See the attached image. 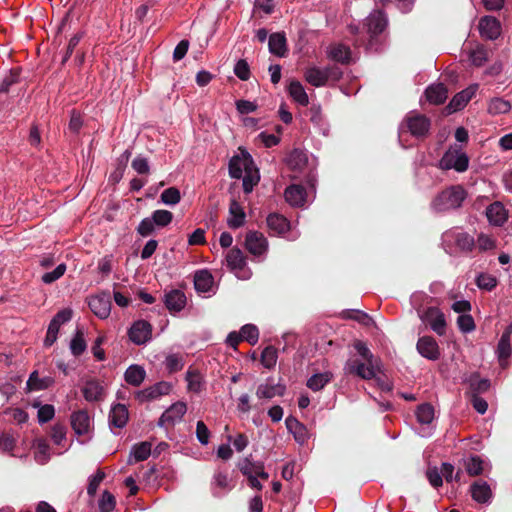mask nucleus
Listing matches in <instances>:
<instances>
[{
  "label": "nucleus",
  "mask_w": 512,
  "mask_h": 512,
  "mask_svg": "<svg viewBox=\"0 0 512 512\" xmlns=\"http://www.w3.org/2000/svg\"><path fill=\"white\" fill-rule=\"evenodd\" d=\"M353 347L361 359L349 358L344 366L346 374L356 375L364 380H371L381 372V360L374 356L366 343L356 340Z\"/></svg>",
  "instance_id": "1"
},
{
  "label": "nucleus",
  "mask_w": 512,
  "mask_h": 512,
  "mask_svg": "<svg viewBox=\"0 0 512 512\" xmlns=\"http://www.w3.org/2000/svg\"><path fill=\"white\" fill-rule=\"evenodd\" d=\"M229 174L232 178L243 179V190L245 193H250L260 179L258 170L254 167L252 157L244 151L230 159Z\"/></svg>",
  "instance_id": "2"
},
{
  "label": "nucleus",
  "mask_w": 512,
  "mask_h": 512,
  "mask_svg": "<svg viewBox=\"0 0 512 512\" xmlns=\"http://www.w3.org/2000/svg\"><path fill=\"white\" fill-rule=\"evenodd\" d=\"M427 296L422 292H415L411 296V304L416 309L419 318L428 325L437 335L443 336L446 333V318L444 313L437 307L421 309L420 302Z\"/></svg>",
  "instance_id": "3"
},
{
  "label": "nucleus",
  "mask_w": 512,
  "mask_h": 512,
  "mask_svg": "<svg viewBox=\"0 0 512 512\" xmlns=\"http://www.w3.org/2000/svg\"><path fill=\"white\" fill-rule=\"evenodd\" d=\"M466 197L467 193L462 186H450L434 197L431 202V209L441 213L460 208Z\"/></svg>",
  "instance_id": "4"
},
{
  "label": "nucleus",
  "mask_w": 512,
  "mask_h": 512,
  "mask_svg": "<svg viewBox=\"0 0 512 512\" xmlns=\"http://www.w3.org/2000/svg\"><path fill=\"white\" fill-rule=\"evenodd\" d=\"M469 167V157L461 147L450 146L439 161V168L442 170H455L465 172Z\"/></svg>",
  "instance_id": "5"
},
{
  "label": "nucleus",
  "mask_w": 512,
  "mask_h": 512,
  "mask_svg": "<svg viewBox=\"0 0 512 512\" xmlns=\"http://www.w3.org/2000/svg\"><path fill=\"white\" fill-rule=\"evenodd\" d=\"M430 129V120L417 112H409L400 126V133L405 130L417 138L425 137Z\"/></svg>",
  "instance_id": "6"
},
{
  "label": "nucleus",
  "mask_w": 512,
  "mask_h": 512,
  "mask_svg": "<svg viewBox=\"0 0 512 512\" xmlns=\"http://www.w3.org/2000/svg\"><path fill=\"white\" fill-rule=\"evenodd\" d=\"M226 262L228 268L238 279L247 280L250 278L251 271L247 267L246 258L240 249H231L226 255Z\"/></svg>",
  "instance_id": "7"
},
{
  "label": "nucleus",
  "mask_w": 512,
  "mask_h": 512,
  "mask_svg": "<svg viewBox=\"0 0 512 512\" xmlns=\"http://www.w3.org/2000/svg\"><path fill=\"white\" fill-rule=\"evenodd\" d=\"M128 336L135 345H144L152 339V325L146 320H137L128 330Z\"/></svg>",
  "instance_id": "8"
},
{
  "label": "nucleus",
  "mask_w": 512,
  "mask_h": 512,
  "mask_svg": "<svg viewBox=\"0 0 512 512\" xmlns=\"http://www.w3.org/2000/svg\"><path fill=\"white\" fill-rule=\"evenodd\" d=\"M91 311L100 319H106L111 312V296L107 291L91 296L89 299Z\"/></svg>",
  "instance_id": "9"
},
{
  "label": "nucleus",
  "mask_w": 512,
  "mask_h": 512,
  "mask_svg": "<svg viewBox=\"0 0 512 512\" xmlns=\"http://www.w3.org/2000/svg\"><path fill=\"white\" fill-rule=\"evenodd\" d=\"M71 427L76 435H88L93 428V420L86 410H78L71 414Z\"/></svg>",
  "instance_id": "10"
},
{
  "label": "nucleus",
  "mask_w": 512,
  "mask_h": 512,
  "mask_svg": "<svg viewBox=\"0 0 512 512\" xmlns=\"http://www.w3.org/2000/svg\"><path fill=\"white\" fill-rule=\"evenodd\" d=\"M267 225L270 228V230L274 231L275 233L279 235H286V238L289 240H295L298 238L299 233L292 231L290 227L289 221L280 214H270L267 217Z\"/></svg>",
  "instance_id": "11"
},
{
  "label": "nucleus",
  "mask_w": 512,
  "mask_h": 512,
  "mask_svg": "<svg viewBox=\"0 0 512 512\" xmlns=\"http://www.w3.org/2000/svg\"><path fill=\"white\" fill-rule=\"evenodd\" d=\"M237 467L240 472L247 478L251 476H259L260 478L266 480L269 477V474L265 472L263 462L254 461L251 455L239 460Z\"/></svg>",
  "instance_id": "12"
},
{
  "label": "nucleus",
  "mask_w": 512,
  "mask_h": 512,
  "mask_svg": "<svg viewBox=\"0 0 512 512\" xmlns=\"http://www.w3.org/2000/svg\"><path fill=\"white\" fill-rule=\"evenodd\" d=\"M443 239L444 241H453L460 250L466 252L472 251L473 247L475 246L474 238L468 233L459 229L446 231L443 234Z\"/></svg>",
  "instance_id": "13"
},
{
  "label": "nucleus",
  "mask_w": 512,
  "mask_h": 512,
  "mask_svg": "<svg viewBox=\"0 0 512 512\" xmlns=\"http://www.w3.org/2000/svg\"><path fill=\"white\" fill-rule=\"evenodd\" d=\"M245 246L252 255L262 256L267 251L268 242L262 233L250 231L246 235Z\"/></svg>",
  "instance_id": "14"
},
{
  "label": "nucleus",
  "mask_w": 512,
  "mask_h": 512,
  "mask_svg": "<svg viewBox=\"0 0 512 512\" xmlns=\"http://www.w3.org/2000/svg\"><path fill=\"white\" fill-rule=\"evenodd\" d=\"M194 287L198 293L208 296L216 293L214 278L208 270H199L195 273Z\"/></svg>",
  "instance_id": "15"
},
{
  "label": "nucleus",
  "mask_w": 512,
  "mask_h": 512,
  "mask_svg": "<svg viewBox=\"0 0 512 512\" xmlns=\"http://www.w3.org/2000/svg\"><path fill=\"white\" fill-rule=\"evenodd\" d=\"M480 35L488 40H495L501 34V24L493 16H484L478 24Z\"/></svg>",
  "instance_id": "16"
},
{
  "label": "nucleus",
  "mask_w": 512,
  "mask_h": 512,
  "mask_svg": "<svg viewBox=\"0 0 512 512\" xmlns=\"http://www.w3.org/2000/svg\"><path fill=\"white\" fill-rule=\"evenodd\" d=\"M416 348L419 354L428 360L435 361L440 357L438 343L431 336L420 337L417 341Z\"/></svg>",
  "instance_id": "17"
},
{
  "label": "nucleus",
  "mask_w": 512,
  "mask_h": 512,
  "mask_svg": "<svg viewBox=\"0 0 512 512\" xmlns=\"http://www.w3.org/2000/svg\"><path fill=\"white\" fill-rule=\"evenodd\" d=\"M387 26V18L382 11L376 10L366 18L364 27L371 38L382 33Z\"/></svg>",
  "instance_id": "18"
},
{
  "label": "nucleus",
  "mask_w": 512,
  "mask_h": 512,
  "mask_svg": "<svg viewBox=\"0 0 512 512\" xmlns=\"http://www.w3.org/2000/svg\"><path fill=\"white\" fill-rule=\"evenodd\" d=\"M187 411V406L184 402H176L172 404L160 417L158 425L164 426L166 424L174 425L176 422L181 421Z\"/></svg>",
  "instance_id": "19"
},
{
  "label": "nucleus",
  "mask_w": 512,
  "mask_h": 512,
  "mask_svg": "<svg viewBox=\"0 0 512 512\" xmlns=\"http://www.w3.org/2000/svg\"><path fill=\"white\" fill-rule=\"evenodd\" d=\"M285 425L298 444L303 445L308 441L310 437L309 431L297 418L293 416L287 417Z\"/></svg>",
  "instance_id": "20"
},
{
  "label": "nucleus",
  "mask_w": 512,
  "mask_h": 512,
  "mask_svg": "<svg viewBox=\"0 0 512 512\" xmlns=\"http://www.w3.org/2000/svg\"><path fill=\"white\" fill-rule=\"evenodd\" d=\"M477 91V85H471L468 88L457 93L449 102L446 109L448 113H453L463 109L466 104L472 99Z\"/></svg>",
  "instance_id": "21"
},
{
  "label": "nucleus",
  "mask_w": 512,
  "mask_h": 512,
  "mask_svg": "<svg viewBox=\"0 0 512 512\" xmlns=\"http://www.w3.org/2000/svg\"><path fill=\"white\" fill-rule=\"evenodd\" d=\"M327 57L334 62L347 65L352 61V52L347 45L334 43L327 48Z\"/></svg>",
  "instance_id": "22"
},
{
  "label": "nucleus",
  "mask_w": 512,
  "mask_h": 512,
  "mask_svg": "<svg viewBox=\"0 0 512 512\" xmlns=\"http://www.w3.org/2000/svg\"><path fill=\"white\" fill-rule=\"evenodd\" d=\"M473 500L480 504H489L492 499V490L488 483L483 480L475 481L470 488Z\"/></svg>",
  "instance_id": "23"
},
{
  "label": "nucleus",
  "mask_w": 512,
  "mask_h": 512,
  "mask_svg": "<svg viewBox=\"0 0 512 512\" xmlns=\"http://www.w3.org/2000/svg\"><path fill=\"white\" fill-rule=\"evenodd\" d=\"M486 216L490 224L502 226L508 219V212L500 202H494L486 208Z\"/></svg>",
  "instance_id": "24"
},
{
  "label": "nucleus",
  "mask_w": 512,
  "mask_h": 512,
  "mask_svg": "<svg viewBox=\"0 0 512 512\" xmlns=\"http://www.w3.org/2000/svg\"><path fill=\"white\" fill-rule=\"evenodd\" d=\"M171 386L167 382H159L156 383L142 391L137 393V398L140 401H148L159 398L162 395H166L169 393Z\"/></svg>",
  "instance_id": "25"
},
{
  "label": "nucleus",
  "mask_w": 512,
  "mask_h": 512,
  "mask_svg": "<svg viewBox=\"0 0 512 512\" xmlns=\"http://www.w3.org/2000/svg\"><path fill=\"white\" fill-rule=\"evenodd\" d=\"M284 197L291 206L301 207L306 201V191L302 185L292 184L285 189Z\"/></svg>",
  "instance_id": "26"
},
{
  "label": "nucleus",
  "mask_w": 512,
  "mask_h": 512,
  "mask_svg": "<svg viewBox=\"0 0 512 512\" xmlns=\"http://www.w3.org/2000/svg\"><path fill=\"white\" fill-rule=\"evenodd\" d=\"M82 393L86 401L96 402L101 401L104 398V387L97 380H88L85 382Z\"/></svg>",
  "instance_id": "27"
},
{
  "label": "nucleus",
  "mask_w": 512,
  "mask_h": 512,
  "mask_svg": "<svg viewBox=\"0 0 512 512\" xmlns=\"http://www.w3.org/2000/svg\"><path fill=\"white\" fill-rule=\"evenodd\" d=\"M232 488V480L228 477V474L222 471H216L212 481L213 495L220 497Z\"/></svg>",
  "instance_id": "28"
},
{
  "label": "nucleus",
  "mask_w": 512,
  "mask_h": 512,
  "mask_svg": "<svg viewBox=\"0 0 512 512\" xmlns=\"http://www.w3.org/2000/svg\"><path fill=\"white\" fill-rule=\"evenodd\" d=\"M186 305L183 291L175 289L165 294V306L171 313L180 312Z\"/></svg>",
  "instance_id": "29"
},
{
  "label": "nucleus",
  "mask_w": 512,
  "mask_h": 512,
  "mask_svg": "<svg viewBox=\"0 0 512 512\" xmlns=\"http://www.w3.org/2000/svg\"><path fill=\"white\" fill-rule=\"evenodd\" d=\"M129 418L128 409L124 404H115L111 407L109 413V424L115 428H123Z\"/></svg>",
  "instance_id": "30"
},
{
  "label": "nucleus",
  "mask_w": 512,
  "mask_h": 512,
  "mask_svg": "<svg viewBox=\"0 0 512 512\" xmlns=\"http://www.w3.org/2000/svg\"><path fill=\"white\" fill-rule=\"evenodd\" d=\"M245 212L241 205L233 200L229 206V217L227 219V225L232 229L240 228L245 223Z\"/></svg>",
  "instance_id": "31"
},
{
  "label": "nucleus",
  "mask_w": 512,
  "mask_h": 512,
  "mask_svg": "<svg viewBox=\"0 0 512 512\" xmlns=\"http://www.w3.org/2000/svg\"><path fill=\"white\" fill-rule=\"evenodd\" d=\"M307 161V154L300 149L292 150L286 157L287 166L291 170L299 173L303 172L304 168L307 165Z\"/></svg>",
  "instance_id": "32"
},
{
  "label": "nucleus",
  "mask_w": 512,
  "mask_h": 512,
  "mask_svg": "<svg viewBox=\"0 0 512 512\" xmlns=\"http://www.w3.org/2000/svg\"><path fill=\"white\" fill-rule=\"evenodd\" d=\"M304 78L310 85L314 87H322L328 83L324 68L317 66L308 67L304 71Z\"/></svg>",
  "instance_id": "33"
},
{
  "label": "nucleus",
  "mask_w": 512,
  "mask_h": 512,
  "mask_svg": "<svg viewBox=\"0 0 512 512\" xmlns=\"http://www.w3.org/2000/svg\"><path fill=\"white\" fill-rule=\"evenodd\" d=\"M425 95L430 103L438 105L445 102L448 97V91L442 83L432 84L426 89Z\"/></svg>",
  "instance_id": "34"
},
{
  "label": "nucleus",
  "mask_w": 512,
  "mask_h": 512,
  "mask_svg": "<svg viewBox=\"0 0 512 512\" xmlns=\"http://www.w3.org/2000/svg\"><path fill=\"white\" fill-rule=\"evenodd\" d=\"M288 94L300 106L306 107L309 104V97L304 86L297 80H293L288 85Z\"/></svg>",
  "instance_id": "35"
},
{
  "label": "nucleus",
  "mask_w": 512,
  "mask_h": 512,
  "mask_svg": "<svg viewBox=\"0 0 512 512\" xmlns=\"http://www.w3.org/2000/svg\"><path fill=\"white\" fill-rule=\"evenodd\" d=\"M269 51L270 53L283 57L286 54L287 47H286V37L284 33H273L269 36Z\"/></svg>",
  "instance_id": "36"
},
{
  "label": "nucleus",
  "mask_w": 512,
  "mask_h": 512,
  "mask_svg": "<svg viewBox=\"0 0 512 512\" xmlns=\"http://www.w3.org/2000/svg\"><path fill=\"white\" fill-rule=\"evenodd\" d=\"M284 391V386L273 383H264L258 386L256 395L260 399H272L275 396H282Z\"/></svg>",
  "instance_id": "37"
},
{
  "label": "nucleus",
  "mask_w": 512,
  "mask_h": 512,
  "mask_svg": "<svg viewBox=\"0 0 512 512\" xmlns=\"http://www.w3.org/2000/svg\"><path fill=\"white\" fill-rule=\"evenodd\" d=\"M54 383V379L50 376L40 378L38 372L34 371L30 374L27 381L29 391H39L49 388Z\"/></svg>",
  "instance_id": "38"
},
{
  "label": "nucleus",
  "mask_w": 512,
  "mask_h": 512,
  "mask_svg": "<svg viewBox=\"0 0 512 512\" xmlns=\"http://www.w3.org/2000/svg\"><path fill=\"white\" fill-rule=\"evenodd\" d=\"M187 388L189 392L200 393L205 385L203 375L197 370L189 369L186 372Z\"/></svg>",
  "instance_id": "39"
},
{
  "label": "nucleus",
  "mask_w": 512,
  "mask_h": 512,
  "mask_svg": "<svg viewBox=\"0 0 512 512\" xmlns=\"http://www.w3.org/2000/svg\"><path fill=\"white\" fill-rule=\"evenodd\" d=\"M333 378V374L329 371L316 373L307 380V387L313 391L322 390Z\"/></svg>",
  "instance_id": "40"
},
{
  "label": "nucleus",
  "mask_w": 512,
  "mask_h": 512,
  "mask_svg": "<svg viewBox=\"0 0 512 512\" xmlns=\"http://www.w3.org/2000/svg\"><path fill=\"white\" fill-rule=\"evenodd\" d=\"M146 372L139 365H130L124 374L125 381L133 386H139L145 379Z\"/></svg>",
  "instance_id": "41"
},
{
  "label": "nucleus",
  "mask_w": 512,
  "mask_h": 512,
  "mask_svg": "<svg viewBox=\"0 0 512 512\" xmlns=\"http://www.w3.org/2000/svg\"><path fill=\"white\" fill-rule=\"evenodd\" d=\"M469 387L471 391V396L477 395L479 396L482 393H485L490 388V381L488 379H482L477 374L471 375L469 378Z\"/></svg>",
  "instance_id": "42"
},
{
  "label": "nucleus",
  "mask_w": 512,
  "mask_h": 512,
  "mask_svg": "<svg viewBox=\"0 0 512 512\" xmlns=\"http://www.w3.org/2000/svg\"><path fill=\"white\" fill-rule=\"evenodd\" d=\"M184 363V357L180 353L168 354L164 360L165 369L169 373H175L182 370Z\"/></svg>",
  "instance_id": "43"
},
{
  "label": "nucleus",
  "mask_w": 512,
  "mask_h": 512,
  "mask_svg": "<svg viewBox=\"0 0 512 512\" xmlns=\"http://www.w3.org/2000/svg\"><path fill=\"white\" fill-rule=\"evenodd\" d=\"M511 109V104L509 101L503 98H493L490 100L488 104V112L491 115L505 114L509 112Z\"/></svg>",
  "instance_id": "44"
},
{
  "label": "nucleus",
  "mask_w": 512,
  "mask_h": 512,
  "mask_svg": "<svg viewBox=\"0 0 512 512\" xmlns=\"http://www.w3.org/2000/svg\"><path fill=\"white\" fill-rule=\"evenodd\" d=\"M469 60L477 67L483 66L488 60V52L483 45H477L469 51Z\"/></svg>",
  "instance_id": "45"
},
{
  "label": "nucleus",
  "mask_w": 512,
  "mask_h": 512,
  "mask_svg": "<svg viewBox=\"0 0 512 512\" xmlns=\"http://www.w3.org/2000/svg\"><path fill=\"white\" fill-rule=\"evenodd\" d=\"M497 356L501 367L508 365V359L511 356L512 348L509 340L500 339L497 345Z\"/></svg>",
  "instance_id": "46"
},
{
  "label": "nucleus",
  "mask_w": 512,
  "mask_h": 512,
  "mask_svg": "<svg viewBox=\"0 0 512 512\" xmlns=\"http://www.w3.org/2000/svg\"><path fill=\"white\" fill-rule=\"evenodd\" d=\"M278 359V351L273 346H267L261 353V364L267 368L272 369L275 367Z\"/></svg>",
  "instance_id": "47"
},
{
  "label": "nucleus",
  "mask_w": 512,
  "mask_h": 512,
  "mask_svg": "<svg viewBox=\"0 0 512 512\" xmlns=\"http://www.w3.org/2000/svg\"><path fill=\"white\" fill-rule=\"evenodd\" d=\"M416 418L421 424H430L434 419L433 406L428 403L418 406L416 410Z\"/></svg>",
  "instance_id": "48"
},
{
  "label": "nucleus",
  "mask_w": 512,
  "mask_h": 512,
  "mask_svg": "<svg viewBox=\"0 0 512 512\" xmlns=\"http://www.w3.org/2000/svg\"><path fill=\"white\" fill-rule=\"evenodd\" d=\"M86 341L84 339L83 333L80 330H77L74 337L70 342V351L74 356H80L86 350Z\"/></svg>",
  "instance_id": "49"
},
{
  "label": "nucleus",
  "mask_w": 512,
  "mask_h": 512,
  "mask_svg": "<svg viewBox=\"0 0 512 512\" xmlns=\"http://www.w3.org/2000/svg\"><path fill=\"white\" fill-rule=\"evenodd\" d=\"M151 454V443L141 442L133 446L131 456L136 462L146 460Z\"/></svg>",
  "instance_id": "50"
},
{
  "label": "nucleus",
  "mask_w": 512,
  "mask_h": 512,
  "mask_svg": "<svg viewBox=\"0 0 512 512\" xmlns=\"http://www.w3.org/2000/svg\"><path fill=\"white\" fill-rule=\"evenodd\" d=\"M156 227L168 226L173 220V214L168 210H155L151 215Z\"/></svg>",
  "instance_id": "51"
},
{
  "label": "nucleus",
  "mask_w": 512,
  "mask_h": 512,
  "mask_svg": "<svg viewBox=\"0 0 512 512\" xmlns=\"http://www.w3.org/2000/svg\"><path fill=\"white\" fill-rule=\"evenodd\" d=\"M242 340L247 341L251 345H255L259 339V330L253 324H245L242 326L241 330Z\"/></svg>",
  "instance_id": "52"
},
{
  "label": "nucleus",
  "mask_w": 512,
  "mask_h": 512,
  "mask_svg": "<svg viewBox=\"0 0 512 512\" xmlns=\"http://www.w3.org/2000/svg\"><path fill=\"white\" fill-rule=\"evenodd\" d=\"M16 443L17 439L12 433L2 432L0 434V452L12 455V451L16 447Z\"/></svg>",
  "instance_id": "53"
},
{
  "label": "nucleus",
  "mask_w": 512,
  "mask_h": 512,
  "mask_svg": "<svg viewBox=\"0 0 512 512\" xmlns=\"http://www.w3.org/2000/svg\"><path fill=\"white\" fill-rule=\"evenodd\" d=\"M483 464L484 462L479 456H471L466 460L465 468L469 475L477 476L483 472Z\"/></svg>",
  "instance_id": "54"
},
{
  "label": "nucleus",
  "mask_w": 512,
  "mask_h": 512,
  "mask_svg": "<svg viewBox=\"0 0 512 512\" xmlns=\"http://www.w3.org/2000/svg\"><path fill=\"white\" fill-rule=\"evenodd\" d=\"M161 201L166 205H176L181 200L180 191L175 187L165 189L161 193Z\"/></svg>",
  "instance_id": "55"
},
{
  "label": "nucleus",
  "mask_w": 512,
  "mask_h": 512,
  "mask_svg": "<svg viewBox=\"0 0 512 512\" xmlns=\"http://www.w3.org/2000/svg\"><path fill=\"white\" fill-rule=\"evenodd\" d=\"M50 447L45 440H39L36 444L35 459L40 464H45L50 458Z\"/></svg>",
  "instance_id": "56"
},
{
  "label": "nucleus",
  "mask_w": 512,
  "mask_h": 512,
  "mask_svg": "<svg viewBox=\"0 0 512 512\" xmlns=\"http://www.w3.org/2000/svg\"><path fill=\"white\" fill-rule=\"evenodd\" d=\"M457 325L461 332L470 333L475 330V322L470 314H461L457 318Z\"/></svg>",
  "instance_id": "57"
},
{
  "label": "nucleus",
  "mask_w": 512,
  "mask_h": 512,
  "mask_svg": "<svg viewBox=\"0 0 512 512\" xmlns=\"http://www.w3.org/2000/svg\"><path fill=\"white\" fill-rule=\"evenodd\" d=\"M19 80V72L17 69H12L6 74L0 82V93H6L10 87L17 83Z\"/></svg>",
  "instance_id": "58"
},
{
  "label": "nucleus",
  "mask_w": 512,
  "mask_h": 512,
  "mask_svg": "<svg viewBox=\"0 0 512 512\" xmlns=\"http://www.w3.org/2000/svg\"><path fill=\"white\" fill-rule=\"evenodd\" d=\"M115 506V497L109 491H104L101 499L99 500L100 512H111L114 510Z\"/></svg>",
  "instance_id": "59"
},
{
  "label": "nucleus",
  "mask_w": 512,
  "mask_h": 512,
  "mask_svg": "<svg viewBox=\"0 0 512 512\" xmlns=\"http://www.w3.org/2000/svg\"><path fill=\"white\" fill-rule=\"evenodd\" d=\"M476 283L480 289L491 291L493 288L496 287L497 280L494 276L490 274L482 273L477 277Z\"/></svg>",
  "instance_id": "60"
},
{
  "label": "nucleus",
  "mask_w": 512,
  "mask_h": 512,
  "mask_svg": "<svg viewBox=\"0 0 512 512\" xmlns=\"http://www.w3.org/2000/svg\"><path fill=\"white\" fill-rule=\"evenodd\" d=\"M104 478L105 473L101 470H98L94 475L89 477V483L87 486V493L89 496H94L96 494L97 489Z\"/></svg>",
  "instance_id": "61"
},
{
  "label": "nucleus",
  "mask_w": 512,
  "mask_h": 512,
  "mask_svg": "<svg viewBox=\"0 0 512 512\" xmlns=\"http://www.w3.org/2000/svg\"><path fill=\"white\" fill-rule=\"evenodd\" d=\"M66 271V265L61 263L53 271L43 274L42 281L45 284H51L61 278Z\"/></svg>",
  "instance_id": "62"
},
{
  "label": "nucleus",
  "mask_w": 512,
  "mask_h": 512,
  "mask_svg": "<svg viewBox=\"0 0 512 512\" xmlns=\"http://www.w3.org/2000/svg\"><path fill=\"white\" fill-rule=\"evenodd\" d=\"M55 415L54 406L51 404H44L39 407L37 417L39 423H47L50 421Z\"/></svg>",
  "instance_id": "63"
},
{
  "label": "nucleus",
  "mask_w": 512,
  "mask_h": 512,
  "mask_svg": "<svg viewBox=\"0 0 512 512\" xmlns=\"http://www.w3.org/2000/svg\"><path fill=\"white\" fill-rule=\"evenodd\" d=\"M156 228V225L152 219V217L144 218L137 227V232L142 237H147L151 235Z\"/></svg>",
  "instance_id": "64"
}]
</instances>
